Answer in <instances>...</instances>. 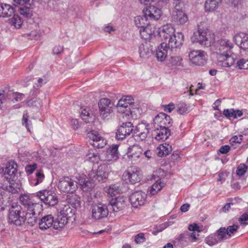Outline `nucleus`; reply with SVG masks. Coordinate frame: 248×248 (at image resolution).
Listing matches in <instances>:
<instances>
[{
  "label": "nucleus",
  "mask_w": 248,
  "mask_h": 248,
  "mask_svg": "<svg viewBox=\"0 0 248 248\" xmlns=\"http://www.w3.org/2000/svg\"><path fill=\"white\" fill-rule=\"evenodd\" d=\"M37 166L36 163L27 165L25 167V171L28 176L32 175V173L37 169Z\"/></svg>",
  "instance_id": "nucleus-56"
},
{
  "label": "nucleus",
  "mask_w": 248,
  "mask_h": 248,
  "mask_svg": "<svg viewBox=\"0 0 248 248\" xmlns=\"http://www.w3.org/2000/svg\"><path fill=\"white\" fill-rule=\"evenodd\" d=\"M165 184L161 181H156V182L154 184L150 189V194L152 195H155L157 193V192L160 191L162 188L165 186Z\"/></svg>",
  "instance_id": "nucleus-41"
},
{
  "label": "nucleus",
  "mask_w": 248,
  "mask_h": 248,
  "mask_svg": "<svg viewBox=\"0 0 248 248\" xmlns=\"http://www.w3.org/2000/svg\"><path fill=\"white\" fill-rule=\"evenodd\" d=\"M68 202L75 209L80 206L79 198L76 195H73L68 199Z\"/></svg>",
  "instance_id": "nucleus-47"
},
{
  "label": "nucleus",
  "mask_w": 248,
  "mask_h": 248,
  "mask_svg": "<svg viewBox=\"0 0 248 248\" xmlns=\"http://www.w3.org/2000/svg\"><path fill=\"white\" fill-rule=\"evenodd\" d=\"M87 137L92 141L90 144L94 147L97 148H102L107 144V141L104 138L101 137L97 131L92 130L87 134Z\"/></svg>",
  "instance_id": "nucleus-13"
},
{
  "label": "nucleus",
  "mask_w": 248,
  "mask_h": 248,
  "mask_svg": "<svg viewBox=\"0 0 248 248\" xmlns=\"http://www.w3.org/2000/svg\"><path fill=\"white\" fill-rule=\"evenodd\" d=\"M119 189L118 186L115 185H111L109 187L108 190V193L112 197L115 196L116 194L119 192Z\"/></svg>",
  "instance_id": "nucleus-59"
},
{
  "label": "nucleus",
  "mask_w": 248,
  "mask_h": 248,
  "mask_svg": "<svg viewBox=\"0 0 248 248\" xmlns=\"http://www.w3.org/2000/svg\"><path fill=\"white\" fill-rule=\"evenodd\" d=\"M222 0H206L204 3V10L206 12L216 11L221 5Z\"/></svg>",
  "instance_id": "nucleus-33"
},
{
  "label": "nucleus",
  "mask_w": 248,
  "mask_h": 248,
  "mask_svg": "<svg viewBox=\"0 0 248 248\" xmlns=\"http://www.w3.org/2000/svg\"><path fill=\"white\" fill-rule=\"evenodd\" d=\"M134 99L131 96H124L121 98L117 104L118 112L124 114L126 116L132 115L131 108L134 105Z\"/></svg>",
  "instance_id": "nucleus-5"
},
{
  "label": "nucleus",
  "mask_w": 248,
  "mask_h": 248,
  "mask_svg": "<svg viewBox=\"0 0 248 248\" xmlns=\"http://www.w3.org/2000/svg\"><path fill=\"white\" fill-rule=\"evenodd\" d=\"M205 241L206 243L210 246L215 245L221 242L216 233L211 234L207 237L205 238Z\"/></svg>",
  "instance_id": "nucleus-42"
},
{
  "label": "nucleus",
  "mask_w": 248,
  "mask_h": 248,
  "mask_svg": "<svg viewBox=\"0 0 248 248\" xmlns=\"http://www.w3.org/2000/svg\"><path fill=\"white\" fill-rule=\"evenodd\" d=\"M134 23L135 25L140 29L150 24L149 21H148L147 18L144 15V16H138L135 17Z\"/></svg>",
  "instance_id": "nucleus-40"
},
{
  "label": "nucleus",
  "mask_w": 248,
  "mask_h": 248,
  "mask_svg": "<svg viewBox=\"0 0 248 248\" xmlns=\"http://www.w3.org/2000/svg\"><path fill=\"white\" fill-rule=\"evenodd\" d=\"M157 150L158 152L157 155L159 157H163L168 155L172 151V148L170 145L165 143L164 145L160 146Z\"/></svg>",
  "instance_id": "nucleus-39"
},
{
  "label": "nucleus",
  "mask_w": 248,
  "mask_h": 248,
  "mask_svg": "<svg viewBox=\"0 0 248 248\" xmlns=\"http://www.w3.org/2000/svg\"><path fill=\"white\" fill-rule=\"evenodd\" d=\"M15 5H20L21 6H31V0H13Z\"/></svg>",
  "instance_id": "nucleus-60"
},
{
  "label": "nucleus",
  "mask_w": 248,
  "mask_h": 248,
  "mask_svg": "<svg viewBox=\"0 0 248 248\" xmlns=\"http://www.w3.org/2000/svg\"><path fill=\"white\" fill-rule=\"evenodd\" d=\"M123 178L132 184L138 183L141 179L140 170L136 167H131L124 173Z\"/></svg>",
  "instance_id": "nucleus-10"
},
{
  "label": "nucleus",
  "mask_w": 248,
  "mask_h": 248,
  "mask_svg": "<svg viewBox=\"0 0 248 248\" xmlns=\"http://www.w3.org/2000/svg\"><path fill=\"white\" fill-rule=\"evenodd\" d=\"M217 64L222 67H230L236 61L237 56L234 53L216 55Z\"/></svg>",
  "instance_id": "nucleus-9"
},
{
  "label": "nucleus",
  "mask_w": 248,
  "mask_h": 248,
  "mask_svg": "<svg viewBox=\"0 0 248 248\" xmlns=\"http://www.w3.org/2000/svg\"><path fill=\"white\" fill-rule=\"evenodd\" d=\"M68 221L66 218L59 214L57 217L54 219L53 228L55 230H60L63 228Z\"/></svg>",
  "instance_id": "nucleus-36"
},
{
  "label": "nucleus",
  "mask_w": 248,
  "mask_h": 248,
  "mask_svg": "<svg viewBox=\"0 0 248 248\" xmlns=\"http://www.w3.org/2000/svg\"><path fill=\"white\" fill-rule=\"evenodd\" d=\"M108 176V173L102 168L97 170H92L88 173V180L81 188L83 191L89 192L95 186V183L103 182Z\"/></svg>",
  "instance_id": "nucleus-1"
},
{
  "label": "nucleus",
  "mask_w": 248,
  "mask_h": 248,
  "mask_svg": "<svg viewBox=\"0 0 248 248\" xmlns=\"http://www.w3.org/2000/svg\"><path fill=\"white\" fill-rule=\"evenodd\" d=\"M170 48L168 46L166 42H162L158 46L156 51V57L158 61L163 62L166 58L168 49Z\"/></svg>",
  "instance_id": "nucleus-28"
},
{
  "label": "nucleus",
  "mask_w": 248,
  "mask_h": 248,
  "mask_svg": "<svg viewBox=\"0 0 248 248\" xmlns=\"http://www.w3.org/2000/svg\"><path fill=\"white\" fill-rule=\"evenodd\" d=\"M206 53L202 50H197L190 51L189 58L191 62L196 65H203L206 62Z\"/></svg>",
  "instance_id": "nucleus-14"
},
{
  "label": "nucleus",
  "mask_w": 248,
  "mask_h": 248,
  "mask_svg": "<svg viewBox=\"0 0 248 248\" xmlns=\"http://www.w3.org/2000/svg\"><path fill=\"white\" fill-rule=\"evenodd\" d=\"M242 201L241 199H239L237 197H235L234 199H231L229 200L230 202L226 203L222 208V210L224 212L229 211V209L231 208V206L235 204L238 201Z\"/></svg>",
  "instance_id": "nucleus-54"
},
{
  "label": "nucleus",
  "mask_w": 248,
  "mask_h": 248,
  "mask_svg": "<svg viewBox=\"0 0 248 248\" xmlns=\"http://www.w3.org/2000/svg\"><path fill=\"white\" fill-rule=\"evenodd\" d=\"M75 212V210L70 207L69 205H65L61 210L59 214L70 220L71 218L74 217Z\"/></svg>",
  "instance_id": "nucleus-37"
},
{
  "label": "nucleus",
  "mask_w": 248,
  "mask_h": 248,
  "mask_svg": "<svg viewBox=\"0 0 248 248\" xmlns=\"http://www.w3.org/2000/svg\"><path fill=\"white\" fill-rule=\"evenodd\" d=\"M108 214V207L103 204L94 205L92 209V217L96 220H99L107 217Z\"/></svg>",
  "instance_id": "nucleus-16"
},
{
  "label": "nucleus",
  "mask_w": 248,
  "mask_h": 248,
  "mask_svg": "<svg viewBox=\"0 0 248 248\" xmlns=\"http://www.w3.org/2000/svg\"><path fill=\"white\" fill-rule=\"evenodd\" d=\"M41 210L33 211L32 212H27L25 215V223L31 226H33L37 220L38 216L40 214Z\"/></svg>",
  "instance_id": "nucleus-32"
},
{
  "label": "nucleus",
  "mask_w": 248,
  "mask_h": 248,
  "mask_svg": "<svg viewBox=\"0 0 248 248\" xmlns=\"http://www.w3.org/2000/svg\"><path fill=\"white\" fill-rule=\"evenodd\" d=\"M58 188L63 192L73 193L78 188L77 183L69 177H63L59 181Z\"/></svg>",
  "instance_id": "nucleus-7"
},
{
  "label": "nucleus",
  "mask_w": 248,
  "mask_h": 248,
  "mask_svg": "<svg viewBox=\"0 0 248 248\" xmlns=\"http://www.w3.org/2000/svg\"><path fill=\"white\" fill-rule=\"evenodd\" d=\"M175 33V29L170 24H166L159 28L158 34L162 40L166 42Z\"/></svg>",
  "instance_id": "nucleus-23"
},
{
  "label": "nucleus",
  "mask_w": 248,
  "mask_h": 248,
  "mask_svg": "<svg viewBox=\"0 0 248 248\" xmlns=\"http://www.w3.org/2000/svg\"><path fill=\"white\" fill-rule=\"evenodd\" d=\"M182 59L180 56H171L169 60V64L172 66L180 65L181 64Z\"/></svg>",
  "instance_id": "nucleus-55"
},
{
  "label": "nucleus",
  "mask_w": 248,
  "mask_h": 248,
  "mask_svg": "<svg viewBox=\"0 0 248 248\" xmlns=\"http://www.w3.org/2000/svg\"><path fill=\"white\" fill-rule=\"evenodd\" d=\"M29 115L27 112H24L22 119V124L27 129V131L31 133V128L32 127V123L29 119Z\"/></svg>",
  "instance_id": "nucleus-44"
},
{
  "label": "nucleus",
  "mask_w": 248,
  "mask_h": 248,
  "mask_svg": "<svg viewBox=\"0 0 248 248\" xmlns=\"http://www.w3.org/2000/svg\"><path fill=\"white\" fill-rule=\"evenodd\" d=\"M98 107L100 115L104 118L108 117L112 112L111 101L108 98L101 99L98 102Z\"/></svg>",
  "instance_id": "nucleus-18"
},
{
  "label": "nucleus",
  "mask_w": 248,
  "mask_h": 248,
  "mask_svg": "<svg viewBox=\"0 0 248 248\" xmlns=\"http://www.w3.org/2000/svg\"><path fill=\"white\" fill-rule=\"evenodd\" d=\"M36 198H38L46 205L53 206L59 202L58 196L54 190L44 189L37 192Z\"/></svg>",
  "instance_id": "nucleus-4"
},
{
  "label": "nucleus",
  "mask_w": 248,
  "mask_h": 248,
  "mask_svg": "<svg viewBox=\"0 0 248 248\" xmlns=\"http://www.w3.org/2000/svg\"><path fill=\"white\" fill-rule=\"evenodd\" d=\"M235 44L244 50L248 49V34L241 32L233 37Z\"/></svg>",
  "instance_id": "nucleus-27"
},
{
  "label": "nucleus",
  "mask_w": 248,
  "mask_h": 248,
  "mask_svg": "<svg viewBox=\"0 0 248 248\" xmlns=\"http://www.w3.org/2000/svg\"><path fill=\"white\" fill-rule=\"evenodd\" d=\"M20 203L26 210V212H32L34 210H42V204L37 202L33 195L22 194L19 198Z\"/></svg>",
  "instance_id": "nucleus-3"
},
{
  "label": "nucleus",
  "mask_w": 248,
  "mask_h": 248,
  "mask_svg": "<svg viewBox=\"0 0 248 248\" xmlns=\"http://www.w3.org/2000/svg\"><path fill=\"white\" fill-rule=\"evenodd\" d=\"M45 177L43 171L42 170H38L34 175H31L29 177V181L31 185L36 186L44 181Z\"/></svg>",
  "instance_id": "nucleus-30"
},
{
  "label": "nucleus",
  "mask_w": 248,
  "mask_h": 248,
  "mask_svg": "<svg viewBox=\"0 0 248 248\" xmlns=\"http://www.w3.org/2000/svg\"><path fill=\"white\" fill-rule=\"evenodd\" d=\"M172 20L178 25H184L188 21V17L182 10L175 7L172 13Z\"/></svg>",
  "instance_id": "nucleus-24"
},
{
  "label": "nucleus",
  "mask_w": 248,
  "mask_h": 248,
  "mask_svg": "<svg viewBox=\"0 0 248 248\" xmlns=\"http://www.w3.org/2000/svg\"><path fill=\"white\" fill-rule=\"evenodd\" d=\"M150 125L148 123L145 121H142L141 123L139 124L134 130V133L136 134L140 140H145L150 131Z\"/></svg>",
  "instance_id": "nucleus-19"
},
{
  "label": "nucleus",
  "mask_w": 248,
  "mask_h": 248,
  "mask_svg": "<svg viewBox=\"0 0 248 248\" xmlns=\"http://www.w3.org/2000/svg\"><path fill=\"white\" fill-rule=\"evenodd\" d=\"M86 160L92 162H94L97 161L98 158H99V156L97 154L90 152L86 155Z\"/></svg>",
  "instance_id": "nucleus-61"
},
{
  "label": "nucleus",
  "mask_w": 248,
  "mask_h": 248,
  "mask_svg": "<svg viewBox=\"0 0 248 248\" xmlns=\"http://www.w3.org/2000/svg\"><path fill=\"white\" fill-rule=\"evenodd\" d=\"M176 240L180 243L183 246H186L190 242V237L189 232H184L180 234L176 238Z\"/></svg>",
  "instance_id": "nucleus-38"
},
{
  "label": "nucleus",
  "mask_w": 248,
  "mask_h": 248,
  "mask_svg": "<svg viewBox=\"0 0 248 248\" xmlns=\"http://www.w3.org/2000/svg\"><path fill=\"white\" fill-rule=\"evenodd\" d=\"M140 32L141 37L144 39H147L152 34V31L149 25L140 29Z\"/></svg>",
  "instance_id": "nucleus-46"
},
{
  "label": "nucleus",
  "mask_w": 248,
  "mask_h": 248,
  "mask_svg": "<svg viewBox=\"0 0 248 248\" xmlns=\"http://www.w3.org/2000/svg\"><path fill=\"white\" fill-rule=\"evenodd\" d=\"M134 131L133 124L131 122H126L118 129L115 138L117 140H123Z\"/></svg>",
  "instance_id": "nucleus-15"
},
{
  "label": "nucleus",
  "mask_w": 248,
  "mask_h": 248,
  "mask_svg": "<svg viewBox=\"0 0 248 248\" xmlns=\"http://www.w3.org/2000/svg\"><path fill=\"white\" fill-rule=\"evenodd\" d=\"M184 35L181 32L175 33L168 40V46L172 49L181 47L184 43Z\"/></svg>",
  "instance_id": "nucleus-21"
},
{
  "label": "nucleus",
  "mask_w": 248,
  "mask_h": 248,
  "mask_svg": "<svg viewBox=\"0 0 248 248\" xmlns=\"http://www.w3.org/2000/svg\"><path fill=\"white\" fill-rule=\"evenodd\" d=\"M45 177L43 171L42 170H38L34 175H31L29 177V181L31 185L36 186L44 181Z\"/></svg>",
  "instance_id": "nucleus-29"
},
{
  "label": "nucleus",
  "mask_w": 248,
  "mask_h": 248,
  "mask_svg": "<svg viewBox=\"0 0 248 248\" xmlns=\"http://www.w3.org/2000/svg\"><path fill=\"white\" fill-rule=\"evenodd\" d=\"M10 181V185L7 187L8 191L13 194L17 193L20 191V185L17 183L12 181Z\"/></svg>",
  "instance_id": "nucleus-45"
},
{
  "label": "nucleus",
  "mask_w": 248,
  "mask_h": 248,
  "mask_svg": "<svg viewBox=\"0 0 248 248\" xmlns=\"http://www.w3.org/2000/svg\"><path fill=\"white\" fill-rule=\"evenodd\" d=\"M155 130L153 136L158 141H164L170 135V130L167 128L157 127L154 126Z\"/></svg>",
  "instance_id": "nucleus-25"
},
{
  "label": "nucleus",
  "mask_w": 248,
  "mask_h": 248,
  "mask_svg": "<svg viewBox=\"0 0 248 248\" xmlns=\"http://www.w3.org/2000/svg\"><path fill=\"white\" fill-rule=\"evenodd\" d=\"M54 218L51 215L43 217L39 222V228L42 230H46L50 227H53Z\"/></svg>",
  "instance_id": "nucleus-31"
},
{
  "label": "nucleus",
  "mask_w": 248,
  "mask_h": 248,
  "mask_svg": "<svg viewBox=\"0 0 248 248\" xmlns=\"http://www.w3.org/2000/svg\"><path fill=\"white\" fill-rule=\"evenodd\" d=\"M25 212L20 205L12 206L8 212V221L16 226L25 224Z\"/></svg>",
  "instance_id": "nucleus-2"
},
{
  "label": "nucleus",
  "mask_w": 248,
  "mask_h": 248,
  "mask_svg": "<svg viewBox=\"0 0 248 248\" xmlns=\"http://www.w3.org/2000/svg\"><path fill=\"white\" fill-rule=\"evenodd\" d=\"M20 14L24 16L29 18L32 16L31 6H20L19 8Z\"/></svg>",
  "instance_id": "nucleus-49"
},
{
  "label": "nucleus",
  "mask_w": 248,
  "mask_h": 248,
  "mask_svg": "<svg viewBox=\"0 0 248 248\" xmlns=\"http://www.w3.org/2000/svg\"><path fill=\"white\" fill-rule=\"evenodd\" d=\"M236 67L240 69H248V59L242 58L236 61Z\"/></svg>",
  "instance_id": "nucleus-52"
},
{
  "label": "nucleus",
  "mask_w": 248,
  "mask_h": 248,
  "mask_svg": "<svg viewBox=\"0 0 248 248\" xmlns=\"http://www.w3.org/2000/svg\"><path fill=\"white\" fill-rule=\"evenodd\" d=\"M17 165L14 161H10L7 163L5 169L2 168V171L5 177L9 181H14L17 171Z\"/></svg>",
  "instance_id": "nucleus-17"
},
{
  "label": "nucleus",
  "mask_w": 248,
  "mask_h": 248,
  "mask_svg": "<svg viewBox=\"0 0 248 248\" xmlns=\"http://www.w3.org/2000/svg\"><path fill=\"white\" fill-rule=\"evenodd\" d=\"M139 52L140 57L145 58L148 57L149 55L151 53V50L146 45L142 44L139 46Z\"/></svg>",
  "instance_id": "nucleus-43"
},
{
  "label": "nucleus",
  "mask_w": 248,
  "mask_h": 248,
  "mask_svg": "<svg viewBox=\"0 0 248 248\" xmlns=\"http://www.w3.org/2000/svg\"><path fill=\"white\" fill-rule=\"evenodd\" d=\"M216 233L221 241L223 240L227 234H228L227 230L225 227L220 228L217 231Z\"/></svg>",
  "instance_id": "nucleus-57"
},
{
  "label": "nucleus",
  "mask_w": 248,
  "mask_h": 248,
  "mask_svg": "<svg viewBox=\"0 0 248 248\" xmlns=\"http://www.w3.org/2000/svg\"><path fill=\"white\" fill-rule=\"evenodd\" d=\"M216 55L231 53V50L233 47L232 42L226 39L218 40L215 45Z\"/></svg>",
  "instance_id": "nucleus-8"
},
{
  "label": "nucleus",
  "mask_w": 248,
  "mask_h": 248,
  "mask_svg": "<svg viewBox=\"0 0 248 248\" xmlns=\"http://www.w3.org/2000/svg\"><path fill=\"white\" fill-rule=\"evenodd\" d=\"M147 195L142 191H136L130 196L129 201L134 208H138L143 206L146 201Z\"/></svg>",
  "instance_id": "nucleus-11"
},
{
  "label": "nucleus",
  "mask_w": 248,
  "mask_h": 248,
  "mask_svg": "<svg viewBox=\"0 0 248 248\" xmlns=\"http://www.w3.org/2000/svg\"><path fill=\"white\" fill-rule=\"evenodd\" d=\"M144 16L147 19L156 21L158 20L161 15L162 12L160 9L153 5L149 6L143 10Z\"/></svg>",
  "instance_id": "nucleus-22"
},
{
  "label": "nucleus",
  "mask_w": 248,
  "mask_h": 248,
  "mask_svg": "<svg viewBox=\"0 0 248 248\" xmlns=\"http://www.w3.org/2000/svg\"><path fill=\"white\" fill-rule=\"evenodd\" d=\"M118 147L117 144H113L108 148L104 153V160L108 162L117 160L120 155L118 151Z\"/></svg>",
  "instance_id": "nucleus-20"
},
{
  "label": "nucleus",
  "mask_w": 248,
  "mask_h": 248,
  "mask_svg": "<svg viewBox=\"0 0 248 248\" xmlns=\"http://www.w3.org/2000/svg\"><path fill=\"white\" fill-rule=\"evenodd\" d=\"M125 198L124 196H118L112 198L109 201L112 210L117 212L123 210L125 206Z\"/></svg>",
  "instance_id": "nucleus-26"
},
{
  "label": "nucleus",
  "mask_w": 248,
  "mask_h": 248,
  "mask_svg": "<svg viewBox=\"0 0 248 248\" xmlns=\"http://www.w3.org/2000/svg\"><path fill=\"white\" fill-rule=\"evenodd\" d=\"M14 13L13 7L6 3L0 4V17H8Z\"/></svg>",
  "instance_id": "nucleus-34"
},
{
  "label": "nucleus",
  "mask_w": 248,
  "mask_h": 248,
  "mask_svg": "<svg viewBox=\"0 0 248 248\" xmlns=\"http://www.w3.org/2000/svg\"><path fill=\"white\" fill-rule=\"evenodd\" d=\"M142 152L143 149L138 144H134L129 147L128 149L129 156H131L132 158L140 157Z\"/></svg>",
  "instance_id": "nucleus-35"
},
{
  "label": "nucleus",
  "mask_w": 248,
  "mask_h": 248,
  "mask_svg": "<svg viewBox=\"0 0 248 248\" xmlns=\"http://www.w3.org/2000/svg\"><path fill=\"white\" fill-rule=\"evenodd\" d=\"M80 116L86 123L91 122L93 119V114H91L86 109L82 110Z\"/></svg>",
  "instance_id": "nucleus-50"
},
{
  "label": "nucleus",
  "mask_w": 248,
  "mask_h": 248,
  "mask_svg": "<svg viewBox=\"0 0 248 248\" xmlns=\"http://www.w3.org/2000/svg\"><path fill=\"white\" fill-rule=\"evenodd\" d=\"M135 242L137 244L142 243L145 241V238L143 233L137 234L135 237Z\"/></svg>",
  "instance_id": "nucleus-63"
},
{
  "label": "nucleus",
  "mask_w": 248,
  "mask_h": 248,
  "mask_svg": "<svg viewBox=\"0 0 248 248\" xmlns=\"http://www.w3.org/2000/svg\"><path fill=\"white\" fill-rule=\"evenodd\" d=\"M154 126L157 127L169 128L172 126V120L170 116L163 112L159 113L154 119Z\"/></svg>",
  "instance_id": "nucleus-12"
},
{
  "label": "nucleus",
  "mask_w": 248,
  "mask_h": 248,
  "mask_svg": "<svg viewBox=\"0 0 248 248\" xmlns=\"http://www.w3.org/2000/svg\"><path fill=\"white\" fill-rule=\"evenodd\" d=\"M176 110L181 115L188 112V107L185 103H178L176 106Z\"/></svg>",
  "instance_id": "nucleus-51"
},
{
  "label": "nucleus",
  "mask_w": 248,
  "mask_h": 248,
  "mask_svg": "<svg viewBox=\"0 0 248 248\" xmlns=\"http://www.w3.org/2000/svg\"><path fill=\"white\" fill-rule=\"evenodd\" d=\"M242 138L243 136L242 135L234 136L230 139V143L231 144H233V143H241L242 141Z\"/></svg>",
  "instance_id": "nucleus-62"
},
{
  "label": "nucleus",
  "mask_w": 248,
  "mask_h": 248,
  "mask_svg": "<svg viewBox=\"0 0 248 248\" xmlns=\"http://www.w3.org/2000/svg\"><path fill=\"white\" fill-rule=\"evenodd\" d=\"M235 110L233 108L225 109L223 111V115L229 120H234L236 119V114Z\"/></svg>",
  "instance_id": "nucleus-53"
},
{
  "label": "nucleus",
  "mask_w": 248,
  "mask_h": 248,
  "mask_svg": "<svg viewBox=\"0 0 248 248\" xmlns=\"http://www.w3.org/2000/svg\"><path fill=\"white\" fill-rule=\"evenodd\" d=\"M9 23L16 28H19L22 24L20 17L18 15L14 14L13 17L9 19Z\"/></svg>",
  "instance_id": "nucleus-48"
},
{
  "label": "nucleus",
  "mask_w": 248,
  "mask_h": 248,
  "mask_svg": "<svg viewBox=\"0 0 248 248\" xmlns=\"http://www.w3.org/2000/svg\"><path fill=\"white\" fill-rule=\"evenodd\" d=\"M248 169L247 166L245 164H241L236 170V174L239 176L243 175Z\"/></svg>",
  "instance_id": "nucleus-58"
},
{
  "label": "nucleus",
  "mask_w": 248,
  "mask_h": 248,
  "mask_svg": "<svg viewBox=\"0 0 248 248\" xmlns=\"http://www.w3.org/2000/svg\"><path fill=\"white\" fill-rule=\"evenodd\" d=\"M248 220V214L247 213H244L238 219V221L241 223V224L245 225L248 224V222H246V221Z\"/></svg>",
  "instance_id": "nucleus-64"
},
{
  "label": "nucleus",
  "mask_w": 248,
  "mask_h": 248,
  "mask_svg": "<svg viewBox=\"0 0 248 248\" xmlns=\"http://www.w3.org/2000/svg\"><path fill=\"white\" fill-rule=\"evenodd\" d=\"M191 40L193 43H197L207 46H210L212 42L208 39L207 30L201 28L199 25H198L197 30L194 32Z\"/></svg>",
  "instance_id": "nucleus-6"
}]
</instances>
